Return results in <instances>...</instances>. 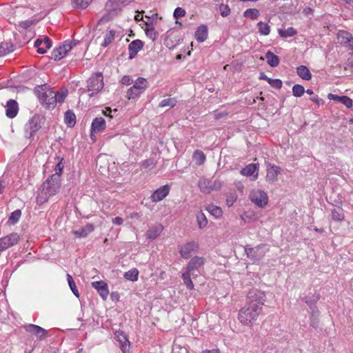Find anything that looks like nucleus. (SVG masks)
I'll return each instance as SVG.
<instances>
[{"mask_svg": "<svg viewBox=\"0 0 353 353\" xmlns=\"http://www.w3.org/2000/svg\"><path fill=\"white\" fill-rule=\"evenodd\" d=\"M236 200V195L235 193L230 194L226 199V203L228 207L232 206Z\"/></svg>", "mask_w": 353, "mask_h": 353, "instance_id": "52", "label": "nucleus"}, {"mask_svg": "<svg viewBox=\"0 0 353 353\" xmlns=\"http://www.w3.org/2000/svg\"><path fill=\"white\" fill-rule=\"evenodd\" d=\"M297 74L303 79L308 81L311 79L312 74L309 69L305 65H301L296 69Z\"/></svg>", "mask_w": 353, "mask_h": 353, "instance_id": "27", "label": "nucleus"}, {"mask_svg": "<svg viewBox=\"0 0 353 353\" xmlns=\"http://www.w3.org/2000/svg\"><path fill=\"white\" fill-rule=\"evenodd\" d=\"M208 35V27L205 25H201L195 32V38L199 42H203L206 40Z\"/></svg>", "mask_w": 353, "mask_h": 353, "instance_id": "25", "label": "nucleus"}, {"mask_svg": "<svg viewBox=\"0 0 353 353\" xmlns=\"http://www.w3.org/2000/svg\"><path fill=\"white\" fill-rule=\"evenodd\" d=\"M78 43L79 41L75 40L64 41L62 45L53 50L51 54V58L55 61L61 59Z\"/></svg>", "mask_w": 353, "mask_h": 353, "instance_id": "6", "label": "nucleus"}, {"mask_svg": "<svg viewBox=\"0 0 353 353\" xmlns=\"http://www.w3.org/2000/svg\"><path fill=\"white\" fill-rule=\"evenodd\" d=\"M250 201L261 208H265L268 203L267 193L260 189H253L249 194Z\"/></svg>", "mask_w": 353, "mask_h": 353, "instance_id": "8", "label": "nucleus"}, {"mask_svg": "<svg viewBox=\"0 0 353 353\" xmlns=\"http://www.w3.org/2000/svg\"><path fill=\"white\" fill-rule=\"evenodd\" d=\"M104 86L103 77L101 73H96L91 76L87 81L88 91L90 97L99 92Z\"/></svg>", "mask_w": 353, "mask_h": 353, "instance_id": "5", "label": "nucleus"}, {"mask_svg": "<svg viewBox=\"0 0 353 353\" xmlns=\"http://www.w3.org/2000/svg\"><path fill=\"white\" fill-rule=\"evenodd\" d=\"M19 235L16 232H12L6 236L0 239V252L6 249L17 245L19 241Z\"/></svg>", "mask_w": 353, "mask_h": 353, "instance_id": "12", "label": "nucleus"}, {"mask_svg": "<svg viewBox=\"0 0 353 353\" xmlns=\"http://www.w3.org/2000/svg\"><path fill=\"white\" fill-rule=\"evenodd\" d=\"M340 35L343 37V41L345 43L347 42H352L353 43V38L348 32H341Z\"/></svg>", "mask_w": 353, "mask_h": 353, "instance_id": "54", "label": "nucleus"}, {"mask_svg": "<svg viewBox=\"0 0 353 353\" xmlns=\"http://www.w3.org/2000/svg\"><path fill=\"white\" fill-rule=\"evenodd\" d=\"M35 92L43 106L49 109L54 107L56 105V92L44 85L37 88Z\"/></svg>", "mask_w": 353, "mask_h": 353, "instance_id": "2", "label": "nucleus"}, {"mask_svg": "<svg viewBox=\"0 0 353 353\" xmlns=\"http://www.w3.org/2000/svg\"><path fill=\"white\" fill-rule=\"evenodd\" d=\"M339 103H343L345 107L348 108L352 106V100L347 96H342Z\"/></svg>", "mask_w": 353, "mask_h": 353, "instance_id": "49", "label": "nucleus"}, {"mask_svg": "<svg viewBox=\"0 0 353 353\" xmlns=\"http://www.w3.org/2000/svg\"><path fill=\"white\" fill-rule=\"evenodd\" d=\"M256 170V165L250 163L241 170V174L247 176H253V180H256L258 177Z\"/></svg>", "mask_w": 353, "mask_h": 353, "instance_id": "24", "label": "nucleus"}, {"mask_svg": "<svg viewBox=\"0 0 353 353\" xmlns=\"http://www.w3.org/2000/svg\"><path fill=\"white\" fill-rule=\"evenodd\" d=\"M268 78V77H267V75L265 73L262 72L260 74L259 79L267 81Z\"/></svg>", "mask_w": 353, "mask_h": 353, "instance_id": "63", "label": "nucleus"}, {"mask_svg": "<svg viewBox=\"0 0 353 353\" xmlns=\"http://www.w3.org/2000/svg\"><path fill=\"white\" fill-rule=\"evenodd\" d=\"M206 209L209 212L210 214H211L212 216H214L216 218H219V217L221 216L222 213H223L221 208L216 205H208Z\"/></svg>", "mask_w": 353, "mask_h": 353, "instance_id": "37", "label": "nucleus"}, {"mask_svg": "<svg viewBox=\"0 0 353 353\" xmlns=\"http://www.w3.org/2000/svg\"><path fill=\"white\" fill-rule=\"evenodd\" d=\"M177 103L176 98L172 97V98H168L163 99L160 103L159 106L161 108L164 107H174Z\"/></svg>", "mask_w": 353, "mask_h": 353, "instance_id": "35", "label": "nucleus"}, {"mask_svg": "<svg viewBox=\"0 0 353 353\" xmlns=\"http://www.w3.org/2000/svg\"><path fill=\"white\" fill-rule=\"evenodd\" d=\"M265 294L260 290L252 289L247 296L246 304L240 309L238 319L244 325L252 326L261 313L265 302Z\"/></svg>", "mask_w": 353, "mask_h": 353, "instance_id": "1", "label": "nucleus"}, {"mask_svg": "<svg viewBox=\"0 0 353 353\" xmlns=\"http://www.w3.org/2000/svg\"><path fill=\"white\" fill-rule=\"evenodd\" d=\"M112 223L115 225H121L123 223V219L119 216H117L112 219Z\"/></svg>", "mask_w": 353, "mask_h": 353, "instance_id": "57", "label": "nucleus"}, {"mask_svg": "<svg viewBox=\"0 0 353 353\" xmlns=\"http://www.w3.org/2000/svg\"><path fill=\"white\" fill-rule=\"evenodd\" d=\"M123 5L119 4L117 0H108L105 4L107 14L103 17L105 20H110L119 14L123 8Z\"/></svg>", "mask_w": 353, "mask_h": 353, "instance_id": "11", "label": "nucleus"}, {"mask_svg": "<svg viewBox=\"0 0 353 353\" xmlns=\"http://www.w3.org/2000/svg\"><path fill=\"white\" fill-rule=\"evenodd\" d=\"M112 112V110L110 108H106L105 110L103 111V113L106 117H112V116L110 115V113Z\"/></svg>", "mask_w": 353, "mask_h": 353, "instance_id": "59", "label": "nucleus"}, {"mask_svg": "<svg viewBox=\"0 0 353 353\" xmlns=\"http://www.w3.org/2000/svg\"><path fill=\"white\" fill-rule=\"evenodd\" d=\"M265 58L268 63L271 67H276L279 63V58L277 55H275L270 51H268L265 54Z\"/></svg>", "mask_w": 353, "mask_h": 353, "instance_id": "29", "label": "nucleus"}, {"mask_svg": "<svg viewBox=\"0 0 353 353\" xmlns=\"http://www.w3.org/2000/svg\"><path fill=\"white\" fill-rule=\"evenodd\" d=\"M65 123L69 127H73L76 123V116L71 110H68L65 113Z\"/></svg>", "mask_w": 353, "mask_h": 353, "instance_id": "32", "label": "nucleus"}, {"mask_svg": "<svg viewBox=\"0 0 353 353\" xmlns=\"http://www.w3.org/2000/svg\"><path fill=\"white\" fill-rule=\"evenodd\" d=\"M21 216V211L20 210H16L12 212L8 218V223L10 225L16 224L20 219Z\"/></svg>", "mask_w": 353, "mask_h": 353, "instance_id": "34", "label": "nucleus"}, {"mask_svg": "<svg viewBox=\"0 0 353 353\" xmlns=\"http://www.w3.org/2000/svg\"><path fill=\"white\" fill-rule=\"evenodd\" d=\"M201 192L204 194H210L212 191L218 190L221 188V183L219 180H210L206 178H201L198 182Z\"/></svg>", "mask_w": 353, "mask_h": 353, "instance_id": "9", "label": "nucleus"}, {"mask_svg": "<svg viewBox=\"0 0 353 353\" xmlns=\"http://www.w3.org/2000/svg\"><path fill=\"white\" fill-rule=\"evenodd\" d=\"M282 81L280 79H274L272 81L270 85L274 88L280 89L282 87Z\"/></svg>", "mask_w": 353, "mask_h": 353, "instance_id": "55", "label": "nucleus"}, {"mask_svg": "<svg viewBox=\"0 0 353 353\" xmlns=\"http://www.w3.org/2000/svg\"><path fill=\"white\" fill-rule=\"evenodd\" d=\"M205 262V259L203 257L195 256L193 257L188 263L187 270L189 272L193 273L194 270H198L200 267H201Z\"/></svg>", "mask_w": 353, "mask_h": 353, "instance_id": "22", "label": "nucleus"}, {"mask_svg": "<svg viewBox=\"0 0 353 353\" xmlns=\"http://www.w3.org/2000/svg\"><path fill=\"white\" fill-rule=\"evenodd\" d=\"M143 47V43L139 40L136 39L132 41L128 46L129 58L132 59L135 57L139 50Z\"/></svg>", "mask_w": 353, "mask_h": 353, "instance_id": "20", "label": "nucleus"}, {"mask_svg": "<svg viewBox=\"0 0 353 353\" xmlns=\"http://www.w3.org/2000/svg\"><path fill=\"white\" fill-rule=\"evenodd\" d=\"M201 353H220V351L217 349H213L211 350H205L202 351Z\"/></svg>", "mask_w": 353, "mask_h": 353, "instance_id": "60", "label": "nucleus"}, {"mask_svg": "<svg viewBox=\"0 0 353 353\" xmlns=\"http://www.w3.org/2000/svg\"><path fill=\"white\" fill-rule=\"evenodd\" d=\"M185 10L180 7H178L174 10V17L175 19H179L180 17H182L185 16Z\"/></svg>", "mask_w": 353, "mask_h": 353, "instance_id": "50", "label": "nucleus"}, {"mask_svg": "<svg viewBox=\"0 0 353 353\" xmlns=\"http://www.w3.org/2000/svg\"><path fill=\"white\" fill-rule=\"evenodd\" d=\"M114 36H115L114 30H108L104 37V41H103V43L101 44V46L103 47L108 46L114 39Z\"/></svg>", "mask_w": 353, "mask_h": 353, "instance_id": "41", "label": "nucleus"}, {"mask_svg": "<svg viewBox=\"0 0 353 353\" xmlns=\"http://www.w3.org/2000/svg\"><path fill=\"white\" fill-rule=\"evenodd\" d=\"M257 26L261 34L268 35L270 34V27L268 23L260 21L258 23Z\"/></svg>", "mask_w": 353, "mask_h": 353, "instance_id": "42", "label": "nucleus"}, {"mask_svg": "<svg viewBox=\"0 0 353 353\" xmlns=\"http://www.w3.org/2000/svg\"><path fill=\"white\" fill-rule=\"evenodd\" d=\"M51 46V41L46 36L38 38L34 42V47L37 48V52L39 54L46 53L47 50L49 49Z\"/></svg>", "mask_w": 353, "mask_h": 353, "instance_id": "15", "label": "nucleus"}, {"mask_svg": "<svg viewBox=\"0 0 353 353\" xmlns=\"http://www.w3.org/2000/svg\"><path fill=\"white\" fill-rule=\"evenodd\" d=\"M11 50L8 49V43H2L0 45V57L7 54Z\"/></svg>", "mask_w": 353, "mask_h": 353, "instance_id": "51", "label": "nucleus"}, {"mask_svg": "<svg viewBox=\"0 0 353 353\" xmlns=\"http://www.w3.org/2000/svg\"><path fill=\"white\" fill-rule=\"evenodd\" d=\"M68 95L67 90H62L61 92H56V103H62Z\"/></svg>", "mask_w": 353, "mask_h": 353, "instance_id": "48", "label": "nucleus"}, {"mask_svg": "<svg viewBox=\"0 0 353 353\" xmlns=\"http://www.w3.org/2000/svg\"><path fill=\"white\" fill-rule=\"evenodd\" d=\"M92 286L97 290L100 296L103 300H105L109 294V290L108 289V285L103 281H95L92 283Z\"/></svg>", "mask_w": 353, "mask_h": 353, "instance_id": "19", "label": "nucleus"}, {"mask_svg": "<svg viewBox=\"0 0 353 353\" xmlns=\"http://www.w3.org/2000/svg\"><path fill=\"white\" fill-rule=\"evenodd\" d=\"M327 98L330 99V100H334V101H336L338 102H340L341 101V99L342 98V96H338V95H336V94H329L327 95Z\"/></svg>", "mask_w": 353, "mask_h": 353, "instance_id": "56", "label": "nucleus"}, {"mask_svg": "<svg viewBox=\"0 0 353 353\" xmlns=\"http://www.w3.org/2000/svg\"><path fill=\"white\" fill-rule=\"evenodd\" d=\"M280 170L281 169L279 167L269 163L267 168V181L272 183L277 181V177L280 173Z\"/></svg>", "mask_w": 353, "mask_h": 353, "instance_id": "21", "label": "nucleus"}, {"mask_svg": "<svg viewBox=\"0 0 353 353\" xmlns=\"http://www.w3.org/2000/svg\"><path fill=\"white\" fill-rule=\"evenodd\" d=\"M305 92L304 87L299 84H296L292 88V94L296 97H301Z\"/></svg>", "mask_w": 353, "mask_h": 353, "instance_id": "46", "label": "nucleus"}, {"mask_svg": "<svg viewBox=\"0 0 353 353\" xmlns=\"http://www.w3.org/2000/svg\"><path fill=\"white\" fill-rule=\"evenodd\" d=\"M296 33H297L296 30L292 27H290V28H287L286 30H282V29L279 30V34L283 38H288V37H293V36L296 35Z\"/></svg>", "mask_w": 353, "mask_h": 353, "instance_id": "33", "label": "nucleus"}, {"mask_svg": "<svg viewBox=\"0 0 353 353\" xmlns=\"http://www.w3.org/2000/svg\"><path fill=\"white\" fill-rule=\"evenodd\" d=\"M130 78L128 77H125L123 78V83L130 84Z\"/></svg>", "mask_w": 353, "mask_h": 353, "instance_id": "64", "label": "nucleus"}, {"mask_svg": "<svg viewBox=\"0 0 353 353\" xmlns=\"http://www.w3.org/2000/svg\"><path fill=\"white\" fill-rule=\"evenodd\" d=\"M42 119L34 114L24 125L25 137L32 140L35 134L41 128Z\"/></svg>", "mask_w": 353, "mask_h": 353, "instance_id": "4", "label": "nucleus"}, {"mask_svg": "<svg viewBox=\"0 0 353 353\" xmlns=\"http://www.w3.org/2000/svg\"><path fill=\"white\" fill-rule=\"evenodd\" d=\"M197 248L195 242H188L180 247L179 253L183 259H188L196 251Z\"/></svg>", "mask_w": 353, "mask_h": 353, "instance_id": "16", "label": "nucleus"}, {"mask_svg": "<svg viewBox=\"0 0 353 353\" xmlns=\"http://www.w3.org/2000/svg\"><path fill=\"white\" fill-rule=\"evenodd\" d=\"M67 280H68V285H69L72 292H73V294L77 297H79V292H78V289L77 288L75 282L74 281L72 276L70 274H67Z\"/></svg>", "mask_w": 353, "mask_h": 353, "instance_id": "44", "label": "nucleus"}, {"mask_svg": "<svg viewBox=\"0 0 353 353\" xmlns=\"http://www.w3.org/2000/svg\"><path fill=\"white\" fill-rule=\"evenodd\" d=\"M170 189L171 187L168 184L161 186L152 194L150 196L151 201L154 203L162 201L168 195Z\"/></svg>", "mask_w": 353, "mask_h": 353, "instance_id": "13", "label": "nucleus"}, {"mask_svg": "<svg viewBox=\"0 0 353 353\" xmlns=\"http://www.w3.org/2000/svg\"><path fill=\"white\" fill-rule=\"evenodd\" d=\"M163 226L161 225H154L151 227L146 232L147 238L150 240H154L158 237L163 231Z\"/></svg>", "mask_w": 353, "mask_h": 353, "instance_id": "26", "label": "nucleus"}, {"mask_svg": "<svg viewBox=\"0 0 353 353\" xmlns=\"http://www.w3.org/2000/svg\"><path fill=\"white\" fill-rule=\"evenodd\" d=\"M117 1H119V3L123 5V6H125V5H127L131 2L130 0H117Z\"/></svg>", "mask_w": 353, "mask_h": 353, "instance_id": "61", "label": "nucleus"}, {"mask_svg": "<svg viewBox=\"0 0 353 353\" xmlns=\"http://www.w3.org/2000/svg\"><path fill=\"white\" fill-rule=\"evenodd\" d=\"M191 275H193V273L189 272L188 271L182 274V279L184 281V284L189 290H192L194 288L193 283L190 279Z\"/></svg>", "mask_w": 353, "mask_h": 353, "instance_id": "36", "label": "nucleus"}, {"mask_svg": "<svg viewBox=\"0 0 353 353\" xmlns=\"http://www.w3.org/2000/svg\"><path fill=\"white\" fill-rule=\"evenodd\" d=\"M196 220L200 228H203L207 226L208 220L202 211L199 212L196 214Z\"/></svg>", "mask_w": 353, "mask_h": 353, "instance_id": "39", "label": "nucleus"}, {"mask_svg": "<svg viewBox=\"0 0 353 353\" xmlns=\"http://www.w3.org/2000/svg\"><path fill=\"white\" fill-rule=\"evenodd\" d=\"M148 87V81L145 78L139 77L133 86L130 88L127 92L128 99H134L143 93Z\"/></svg>", "mask_w": 353, "mask_h": 353, "instance_id": "7", "label": "nucleus"}, {"mask_svg": "<svg viewBox=\"0 0 353 353\" xmlns=\"http://www.w3.org/2000/svg\"><path fill=\"white\" fill-rule=\"evenodd\" d=\"M106 124L105 119L102 117L95 118L91 125V136L93 132H99L103 130L105 128Z\"/></svg>", "mask_w": 353, "mask_h": 353, "instance_id": "23", "label": "nucleus"}, {"mask_svg": "<svg viewBox=\"0 0 353 353\" xmlns=\"http://www.w3.org/2000/svg\"><path fill=\"white\" fill-rule=\"evenodd\" d=\"M259 11L256 8L248 9L243 13V16L245 17L250 18L252 20L256 19L259 16Z\"/></svg>", "mask_w": 353, "mask_h": 353, "instance_id": "43", "label": "nucleus"}, {"mask_svg": "<svg viewBox=\"0 0 353 353\" xmlns=\"http://www.w3.org/2000/svg\"><path fill=\"white\" fill-rule=\"evenodd\" d=\"M32 24V22L31 21H21L20 23V26L22 27L23 28H27L28 27L30 26V25Z\"/></svg>", "mask_w": 353, "mask_h": 353, "instance_id": "58", "label": "nucleus"}, {"mask_svg": "<svg viewBox=\"0 0 353 353\" xmlns=\"http://www.w3.org/2000/svg\"><path fill=\"white\" fill-rule=\"evenodd\" d=\"M147 37L152 41H155L158 37V32L155 30L152 24L146 23V28L145 29Z\"/></svg>", "mask_w": 353, "mask_h": 353, "instance_id": "30", "label": "nucleus"}, {"mask_svg": "<svg viewBox=\"0 0 353 353\" xmlns=\"http://www.w3.org/2000/svg\"><path fill=\"white\" fill-rule=\"evenodd\" d=\"M310 100L314 101V102H315V103H316L317 104H319L320 100H319V98L318 97V96H316V95L313 97H312L310 99Z\"/></svg>", "mask_w": 353, "mask_h": 353, "instance_id": "62", "label": "nucleus"}, {"mask_svg": "<svg viewBox=\"0 0 353 353\" xmlns=\"http://www.w3.org/2000/svg\"><path fill=\"white\" fill-rule=\"evenodd\" d=\"M92 0H72L74 8H86Z\"/></svg>", "mask_w": 353, "mask_h": 353, "instance_id": "45", "label": "nucleus"}, {"mask_svg": "<svg viewBox=\"0 0 353 353\" xmlns=\"http://www.w3.org/2000/svg\"><path fill=\"white\" fill-rule=\"evenodd\" d=\"M61 187V179L59 174H52L42 185L43 201H46L51 196L56 194Z\"/></svg>", "mask_w": 353, "mask_h": 353, "instance_id": "3", "label": "nucleus"}, {"mask_svg": "<svg viewBox=\"0 0 353 353\" xmlns=\"http://www.w3.org/2000/svg\"><path fill=\"white\" fill-rule=\"evenodd\" d=\"M94 230V226L88 224L79 230L74 231V234L79 237H85Z\"/></svg>", "mask_w": 353, "mask_h": 353, "instance_id": "31", "label": "nucleus"}, {"mask_svg": "<svg viewBox=\"0 0 353 353\" xmlns=\"http://www.w3.org/2000/svg\"><path fill=\"white\" fill-rule=\"evenodd\" d=\"M24 328L26 332L34 334L38 339L42 340L47 336L48 331L39 325L28 324L25 325Z\"/></svg>", "mask_w": 353, "mask_h": 353, "instance_id": "14", "label": "nucleus"}, {"mask_svg": "<svg viewBox=\"0 0 353 353\" xmlns=\"http://www.w3.org/2000/svg\"><path fill=\"white\" fill-rule=\"evenodd\" d=\"M19 112V105L17 102L14 99H10L6 104V116L10 119L14 118Z\"/></svg>", "mask_w": 353, "mask_h": 353, "instance_id": "18", "label": "nucleus"}, {"mask_svg": "<svg viewBox=\"0 0 353 353\" xmlns=\"http://www.w3.org/2000/svg\"><path fill=\"white\" fill-rule=\"evenodd\" d=\"M269 251L268 246L265 244H261L254 248L246 250L248 256L254 262L260 261Z\"/></svg>", "mask_w": 353, "mask_h": 353, "instance_id": "10", "label": "nucleus"}, {"mask_svg": "<svg viewBox=\"0 0 353 353\" xmlns=\"http://www.w3.org/2000/svg\"><path fill=\"white\" fill-rule=\"evenodd\" d=\"M114 335L115 339L119 343V345L123 353H130V343L127 336L123 334V332L117 331Z\"/></svg>", "mask_w": 353, "mask_h": 353, "instance_id": "17", "label": "nucleus"}, {"mask_svg": "<svg viewBox=\"0 0 353 353\" xmlns=\"http://www.w3.org/2000/svg\"><path fill=\"white\" fill-rule=\"evenodd\" d=\"M62 161H63V159H61L59 161V162L57 164L56 168H55L56 173L54 174H59V179H61V175L62 174L63 169L64 167Z\"/></svg>", "mask_w": 353, "mask_h": 353, "instance_id": "53", "label": "nucleus"}, {"mask_svg": "<svg viewBox=\"0 0 353 353\" xmlns=\"http://www.w3.org/2000/svg\"><path fill=\"white\" fill-rule=\"evenodd\" d=\"M332 218L336 221H341L344 219V214L341 208L334 209L332 210Z\"/></svg>", "mask_w": 353, "mask_h": 353, "instance_id": "40", "label": "nucleus"}, {"mask_svg": "<svg viewBox=\"0 0 353 353\" xmlns=\"http://www.w3.org/2000/svg\"><path fill=\"white\" fill-rule=\"evenodd\" d=\"M139 271L136 268L131 269L124 274V278L127 280L135 281L138 279Z\"/></svg>", "mask_w": 353, "mask_h": 353, "instance_id": "38", "label": "nucleus"}, {"mask_svg": "<svg viewBox=\"0 0 353 353\" xmlns=\"http://www.w3.org/2000/svg\"><path fill=\"white\" fill-rule=\"evenodd\" d=\"M219 10L220 14L223 17H226L230 14V8L228 5L224 3H221L219 5Z\"/></svg>", "mask_w": 353, "mask_h": 353, "instance_id": "47", "label": "nucleus"}, {"mask_svg": "<svg viewBox=\"0 0 353 353\" xmlns=\"http://www.w3.org/2000/svg\"><path fill=\"white\" fill-rule=\"evenodd\" d=\"M192 158L195 163L198 165L203 164L206 159L205 154L199 150H196L194 152Z\"/></svg>", "mask_w": 353, "mask_h": 353, "instance_id": "28", "label": "nucleus"}]
</instances>
